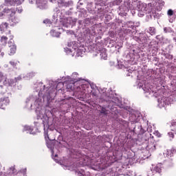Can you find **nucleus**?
Returning a JSON list of instances; mask_svg holds the SVG:
<instances>
[{"mask_svg":"<svg viewBox=\"0 0 176 176\" xmlns=\"http://www.w3.org/2000/svg\"><path fill=\"white\" fill-rule=\"evenodd\" d=\"M100 56L102 57V58H103V60H107V52H101Z\"/></svg>","mask_w":176,"mask_h":176,"instance_id":"nucleus-12","label":"nucleus"},{"mask_svg":"<svg viewBox=\"0 0 176 176\" xmlns=\"http://www.w3.org/2000/svg\"><path fill=\"white\" fill-rule=\"evenodd\" d=\"M100 113H102L103 115H108V110L107 109L102 107L100 110Z\"/></svg>","mask_w":176,"mask_h":176,"instance_id":"nucleus-9","label":"nucleus"},{"mask_svg":"<svg viewBox=\"0 0 176 176\" xmlns=\"http://www.w3.org/2000/svg\"><path fill=\"white\" fill-rule=\"evenodd\" d=\"M1 42L3 43V45H6L8 43V37L3 36L1 38Z\"/></svg>","mask_w":176,"mask_h":176,"instance_id":"nucleus-8","label":"nucleus"},{"mask_svg":"<svg viewBox=\"0 0 176 176\" xmlns=\"http://www.w3.org/2000/svg\"><path fill=\"white\" fill-rule=\"evenodd\" d=\"M4 25H5L6 28H8V24L6 23H4Z\"/></svg>","mask_w":176,"mask_h":176,"instance_id":"nucleus-22","label":"nucleus"},{"mask_svg":"<svg viewBox=\"0 0 176 176\" xmlns=\"http://www.w3.org/2000/svg\"><path fill=\"white\" fill-rule=\"evenodd\" d=\"M91 94L94 97H97V92L93 91Z\"/></svg>","mask_w":176,"mask_h":176,"instance_id":"nucleus-19","label":"nucleus"},{"mask_svg":"<svg viewBox=\"0 0 176 176\" xmlns=\"http://www.w3.org/2000/svg\"><path fill=\"white\" fill-rule=\"evenodd\" d=\"M3 82V83H5V82H6V76H3V74L0 72V82Z\"/></svg>","mask_w":176,"mask_h":176,"instance_id":"nucleus-7","label":"nucleus"},{"mask_svg":"<svg viewBox=\"0 0 176 176\" xmlns=\"http://www.w3.org/2000/svg\"><path fill=\"white\" fill-rule=\"evenodd\" d=\"M1 57H3V56H5V53L1 52Z\"/></svg>","mask_w":176,"mask_h":176,"instance_id":"nucleus-21","label":"nucleus"},{"mask_svg":"<svg viewBox=\"0 0 176 176\" xmlns=\"http://www.w3.org/2000/svg\"><path fill=\"white\" fill-rule=\"evenodd\" d=\"M170 124H171V126H173V127H175V126H176V119L172 120Z\"/></svg>","mask_w":176,"mask_h":176,"instance_id":"nucleus-17","label":"nucleus"},{"mask_svg":"<svg viewBox=\"0 0 176 176\" xmlns=\"http://www.w3.org/2000/svg\"><path fill=\"white\" fill-rule=\"evenodd\" d=\"M168 135L170 138V140H174V137H175L174 133L169 132V133H168Z\"/></svg>","mask_w":176,"mask_h":176,"instance_id":"nucleus-14","label":"nucleus"},{"mask_svg":"<svg viewBox=\"0 0 176 176\" xmlns=\"http://www.w3.org/2000/svg\"><path fill=\"white\" fill-rule=\"evenodd\" d=\"M24 2V0H9L7 2V5L10 6H14V5H21Z\"/></svg>","mask_w":176,"mask_h":176,"instance_id":"nucleus-3","label":"nucleus"},{"mask_svg":"<svg viewBox=\"0 0 176 176\" xmlns=\"http://www.w3.org/2000/svg\"><path fill=\"white\" fill-rule=\"evenodd\" d=\"M110 36H111V38H113L114 34H110Z\"/></svg>","mask_w":176,"mask_h":176,"instance_id":"nucleus-23","label":"nucleus"},{"mask_svg":"<svg viewBox=\"0 0 176 176\" xmlns=\"http://www.w3.org/2000/svg\"><path fill=\"white\" fill-rule=\"evenodd\" d=\"M152 12V14H153V16L155 19L159 17V14L158 13H156L155 11H154L153 10H151Z\"/></svg>","mask_w":176,"mask_h":176,"instance_id":"nucleus-13","label":"nucleus"},{"mask_svg":"<svg viewBox=\"0 0 176 176\" xmlns=\"http://www.w3.org/2000/svg\"><path fill=\"white\" fill-rule=\"evenodd\" d=\"M154 171H155L156 173H159V174H160V173H162V168H160V166H155L154 168Z\"/></svg>","mask_w":176,"mask_h":176,"instance_id":"nucleus-11","label":"nucleus"},{"mask_svg":"<svg viewBox=\"0 0 176 176\" xmlns=\"http://www.w3.org/2000/svg\"><path fill=\"white\" fill-rule=\"evenodd\" d=\"M170 151L172 155H174V153H176V146L172 147Z\"/></svg>","mask_w":176,"mask_h":176,"instance_id":"nucleus-16","label":"nucleus"},{"mask_svg":"<svg viewBox=\"0 0 176 176\" xmlns=\"http://www.w3.org/2000/svg\"><path fill=\"white\" fill-rule=\"evenodd\" d=\"M143 140L144 141H148V140H153V135L151 134L149 132H147L143 135Z\"/></svg>","mask_w":176,"mask_h":176,"instance_id":"nucleus-5","label":"nucleus"},{"mask_svg":"<svg viewBox=\"0 0 176 176\" xmlns=\"http://www.w3.org/2000/svg\"><path fill=\"white\" fill-rule=\"evenodd\" d=\"M16 12H17V8H4L3 12H0V19L3 17V15L7 16L9 21L13 23V24H17L19 23V17L16 16Z\"/></svg>","mask_w":176,"mask_h":176,"instance_id":"nucleus-1","label":"nucleus"},{"mask_svg":"<svg viewBox=\"0 0 176 176\" xmlns=\"http://www.w3.org/2000/svg\"><path fill=\"white\" fill-rule=\"evenodd\" d=\"M44 24H47L49 23V21L47 19H45L43 21Z\"/></svg>","mask_w":176,"mask_h":176,"instance_id":"nucleus-20","label":"nucleus"},{"mask_svg":"<svg viewBox=\"0 0 176 176\" xmlns=\"http://www.w3.org/2000/svg\"><path fill=\"white\" fill-rule=\"evenodd\" d=\"M9 102H10L9 97L0 95V108H2L3 105H8Z\"/></svg>","mask_w":176,"mask_h":176,"instance_id":"nucleus-2","label":"nucleus"},{"mask_svg":"<svg viewBox=\"0 0 176 176\" xmlns=\"http://www.w3.org/2000/svg\"><path fill=\"white\" fill-rule=\"evenodd\" d=\"M122 2V1L120 0H116L113 1V5H119V3H120Z\"/></svg>","mask_w":176,"mask_h":176,"instance_id":"nucleus-18","label":"nucleus"},{"mask_svg":"<svg viewBox=\"0 0 176 176\" xmlns=\"http://www.w3.org/2000/svg\"><path fill=\"white\" fill-rule=\"evenodd\" d=\"M158 137H160V133H159Z\"/></svg>","mask_w":176,"mask_h":176,"instance_id":"nucleus-24","label":"nucleus"},{"mask_svg":"<svg viewBox=\"0 0 176 176\" xmlns=\"http://www.w3.org/2000/svg\"><path fill=\"white\" fill-rule=\"evenodd\" d=\"M168 16H173L174 14V11L173 10H168L167 12Z\"/></svg>","mask_w":176,"mask_h":176,"instance_id":"nucleus-15","label":"nucleus"},{"mask_svg":"<svg viewBox=\"0 0 176 176\" xmlns=\"http://www.w3.org/2000/svg\"><path fill=\"white\" fill-rule=\"evenodd\" d=\"M164 56L168 58V60H173V58H174V56L170 54H165Z\"/></svg>","mask_w":176,"mask_h":176,"instance_id":"nucleus-10","label":"nucleus"},{"mask_svg":"<svg viewBox=\"0 0 176 176\" xmlns=\"http://www.w3.org/2000/svg\"><path fill=\"white\" fill-rule=\"evenodd\" d=\"M66 87L69 91H72L74 89L75 84L74 82H71L70 81H67L65 82Z\"/></svg>","mask_w":176,"mask_h":176,"instance_id":"nucleus-4","label":"nucleus"},{"mask_svg":"<svg viewBox=\"0 0 176 176\" xmlns=\"http://www.w3.org/2000/svg\"><path fill=\"white\" fill-rule=\"evenodd\" d=\"M16 45H12L11 46H10V55L12 56L13 54H14V53H16Z\"/></svg>","mask_w":176,"mask_h":176,"instance_id":"nucleus-6","label":"nucleus"}]
</instances>
